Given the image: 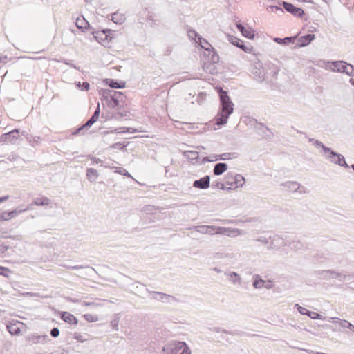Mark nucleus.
Returning a JSON list of instances; mask_svg holds the SVG:
<instances>
[{"label": "nucleus", "instance_id": "23", "mask_svg": "<svg viewBox=\"0 0 354 354\" xmlns=\"http://www.w3.org/2000/svg\"><path fill=\"white\" fill-rule=\"evenodd\" d=\"M51 203V200L46 196L36 198L34 199L32 204L37 206H45Z\"/></svg>", "mask_w": 354, "mask_h": 354}, {"label": "nucleus", "instance_id": "59", "mask_svg": "<svg viewBox=\"0 0 354 354\" xmlns=\"http://www.w3.org/2000/svg\"><path fill=\"white\" fill-rule=\"evenodd\" d=\"M113 31L110 29L103 30H102V35L105 36V39H108L109 37H111V35L113 34Z\"/></svg>", "mask_w": 354, "mask_h": 354}, {"label": "nucleus", "instance_id": "54", "mask_svg": "<svg viewBox=\"0 0 354 354\" xmlns=\"http://www.w3.org/2000/svg\"><path fill=\"white\" fill-rule=\"evenodd\" d=\"M9 249V245L4 243L0 244V255H3Z\"/></svg>", "mask_w": 354, "mask_h": 354}, {"label": "nucleus", "instance_id": "31", "mask_svg": "<svg viewBox=\"0 0 354 354\" xmlns=\"http://www.w3.org/2000/svg\"><path fill=\"white\" fill-rule=\"evenodd\" d=\"M254 79L259 82H261L264 80V73L263 72L257 68H255V69L252 72Z\"/></svg>", "mask_w": 354, "mask_h": 354}, {"label": "nucleus", "instance_id": "18", "mask_svg": "<svg viewBox=\"0 0 354 354\" xmlns=\"http://www.w3.org/2000/svg\"><path fill=\"white\" fill-rule=\"evenodd\" d=\"M177 342L178 341L173 342L164 346L162 348V354H177L178 352V348L176 346Z\"/></svg>", "mask_w": 354, "mask_h": 354}, {"label": "nucleus", "instance_id": "43", "mask_svg": "<svg viewBox=\"0 0 354 354\" xmlns=\"http://www.w3.org/2000/svg\"><path fill=\"white\" fill-rule=\"evenodd\" d=\"M308 316L313 319H320V320L326 319L325 318H323L322 315H320L316 312H313V311H310V310L308 314Z\"/></svg>", "mask_w": 354, "mask_h": 354}, {"label": "nucleus", "instance_id": "53", "mask_svg": "<svg viewBox=\"0 0 354 354\" xmlns=\"http://www.w3.org/2000/svg\"><path fill=\"white\" fill-rule=\"evenodd\" d=\"M188 35L190 38L193 39L195 40L196 42H198L196 39L198 38V36H200L198 32L194 30H190L189 32H188Z\"/></svg>", "mask_w": 354, "mask_h": 354}, {"label": "nucleus", "instance_id": "19", "mask_svg": "<svg viewBox=\"0 0 354 354\" xmlns=\"http://www.w3.org/2000/svg\"><path fill=\"white\" fill-rule=\"evenodd\" d=\"M62 320L71 325H77L78 323L77 319L72 314L68 312H63L61 316Z\"/></svg>", "mask_w": 354, "mask_h": 354}, {"label": "nucleus", "instance_id": "2", "mask_svg": "<svg viewBox=\"0 0 354 354\" xmlns=\"http://www.w3.org/2000/svg\"><path fill=\"white\" fill-rule=\"evenodd\" d=\"M328 64L333 66V68L330 67V68L334 72L343 73L349 76H354V66L351 64L342 60L328 62Z\"/></svg>", "mask_w": 354, "mask_h": 354}, {"label": "nucleus", "instance_id": "42", "mask_svg": "<svg viewBox=\"0 0 354 354\" xmlns=\"http://www.w3.org/2000/svg\"><path fill=\"white\" fill-rule=\"evenodd\" d=\"M340 326L342 328H348L354 332V326L347 320H340Z\"/></svg>", "mask_w": 354, "mask_h": 354}, {"label": "nucleus", "instance_id": "55", "mask_svg": "<svg viewBox=\"0 0 354 354\" xmlns=\"http://www.w3.org/2000/svg\"><path fill=\"white\" fill-rule=\"evenodd\" d=\"M239 48H241V50H243L245 53H251V51L253 49V48L252 46H245L243 44V42H242V44H241V46H239Z\"/></svg>", "mask_w": 354, "mask_h": 354}, {"label": "nucleus", "instance_id": "6", "mask_svg": "<svg viewBox=\"0 0 354 354\" xmlns=\"http://www.w3.org/2000/svg\"><path fill=\"white\" fill-rule=\"evenodd\" d=\"M24 325V324L21 322L12 320L6 325V328L12 335H19Z\"/></svg>", "mask_w": 354, "mask_h": 354}, {"label": "nucleus", "instance_id": "35", "mask_svg": "<svg viewBox=\"0 0 354 354\" xmlns=\"http://www.w3.org/2000/svg\"><path fill=\"white\" fill-rule=\"evenodd\" d=\"M335 165H337L344 167V168H349V165L346 162L344 157L340 153H339V156H338V158L337 159Z\"/></svg>", "mask_w": 354, "mask_h": 354}, {"label": "nucleus", "instance_id": "15", "mask_svg": "<svg viewBox=\"0 0 354 354\" xmlns=\"http://www.w3.org/2000/svg\"><path fill=\"white\" fill-rule=\"evenodd\" d=\"M225 275L227 279L234 285L241 284V278L240 275L236 272H225Z\"/></svg>", "mask_w": 354, "mask_h": 354}, {"label": "nucleus", "instance_id": "37", "mask_svg": "<svg viewBox=\"0 0 354 354\" xmlns=\"http://www.w3.org/2000/svg\"><path fill=\"white\" fill-rule=\"evenodd\" d=\"M27 340L29 343L32 344H41V335H30L27 338Z\"/></svg>", "mask_w": 354, "mask_h": 354}, {"label": "nucleus", "instance_id": "45", "mask_svg": "<svg viewBox=\"0 0 354 354\" xmlns=\"http://www.w3.org/2000/svg\"><path fill=\"white\" fill-rule=\"evenodd\" d=\"M127 145L124 144V142H118L114 144H113L111 147L115 149H119L121 150L124 149L125 147H127Z\"/></svg>", "mask_w": 354, "mask_h": 354}, {"label": "nucleus", "instance_id": "51", "mask_svg": "<svg viewBox=\"0 0 354 354\" xmlns=\"http://www.w3.org/2000/svg\"><path fill=\"white\" fill-rule=\"evenodd\" d=\"M100 112V104L98 103L96 109L95 110L94 113H93V115L91 118L96 122L97 120V119L99 118Z\"/></svg>", "mask_w": 354, "mask_h": 354}, {"label": "nucleus", "instance_id": "11", "mask_svg": "<svg viewBox=\"0 0 354 354\" xmlns=\"http://www.w3.org/2000/svg\"><path fill=\"white\" fill-rule=\"evenodd\" d=\"M210 185V177L209 176H205L198 180H196L193 183V187L201 189H207Z\"/></svg>", "mask_w": 354, "mask_h": 354}, {"label": "nucleus", "instance_id": "41", "mask_svg": "<svg viewBox=\"0 0 354 354\" xmlns=\"http://www.w3.org/2000/svg\"><path fill=\"white\" fill-rule=\"evenodd\" d=\"M219 160V155H212L210 156L204 157L202 160V163L207 162H214Z\"/></svg>", "mask_w": 354, "mask_h": 354}, {"label": "nucleus", "instance_id": "13", "mask_svg": "<svg viewBox=\"0 0 354 354\" xmlns=\"http://www.w3.org/2000/svg\"><path fill=\"white\" fill-rule=\"evenodd\" d=\"M270 243L267 247L268 250H272L279 248L280 245L283 243V239L278 235H270Z\"/></svg>", "mask_w": 354, "mask_h": 354}, {"label": "nucleus", "instance_id": "64", "mask_svg": "<svg viewBox=\"0 0 354 354\" xmlns=\"http://www.w3.org/2000/svg\"><path fill=\"white\" fill-rule=\"evenodd\" d=\"M41 344H46L48 341H50V338L47 335H41Z\"/></svg>", "mask_w": 354, "mask_h": 354}, {"label": "nucleus", "instance_id": "26", "mask_svg": "<svg viewBox=\"0 0 354 354\" xmlns=\"http://www.w3.org/2000/svg\"><path fill=\"white\" fill-rule=\"evenodd\" d=\"M75 25L77 28L81 30L87 29L89 26L88 22L83 17L76 19Z\"/></svg>", "mask_w": 354, "mask_h": 354}, {"label": "nucleus", "instance_id": "61", "mask_svg": "<svg viewBox=\"0 0 354 354\" xmlns=\"http://www.w3.org/2000/svg\"><path fill=\"white\" fill-rule=\"evenodd\" d=\"M65 268H66V269L68 270H80V269H82V268H84L85 267L82 266V265H80V266H64Z\"/></svg>", "mask_w": 354, "mask_h": 354}, {"label": "nucleus", "instance_id": "60", "mask_svg": "<svg viewBox=\"0 0 354 354\" xmlns=\"http://www.w3.org/2000/svg\"><path fill=\"white\" fill-rule=\"evenodd\" d=\"M118 324L119 320L118 319H114L111 322V326L116 330H118Z\"/></svg>", "mask_w": 354, "mask_h": 354}, {"label": "nucleus", "instance_id": "25", "mask_svg": "<svg viewBox=\"0 0 354 354\" xmlns=\"http://www.w3.org/2000/svg\"><path fill=\"white\" fill-rule=\"evenodd\" d=\"M208 61L212 64H216L219 62V56L214 50V48L210 49V50H208Z\"/></svg>", "mask_w": 354, "mask_h": 354}, {"label": "nucleus", "instance_id": "63", "mask_svg": "<svg viewBox=\"0 0 354 354\" xmlns=\"http://www.w3.org/2000/svg\"><path fill=\"white\" fill-rule=\"evenodd\" d=\"M82 88H80V90L82 91H88L90 88V84L86 82H84L82 83Z\"/></svg>", "mask_w": 354, "mask_h": 354}, {"label": "nucleus", "instance_id": "24", "mask_svg": "<svg viewBox=\"0 0 354 354\" xmlns=\"http://www.w3.org/2000/svg\"><path fill=\"white\" fill-rule=\"evenodd\" d=\"M253 279V287L257 289H260L263 288L266 283V281L262 279L259 274L254 275Z\"/></svg>", "mask_w": 354, "mask_h": 354}, {"label": "nucleus", "instance_id": "56", "mask_svg": "<svg viewBox=\"0 0 354 354\" xmlns=\"http://www.w3.org/2000/svg\"><path fill=\"white\" fill-rule=\"evenodd\" d=\"M59 335V330L58 329V328H53L51 329L50 330V335L53 337H57Z\"/></svg>", "mask_w": 354, "mask_h": 354}, {"label": "nucleus", "instance_id": "58", "mask_svg": "<svg viewBox=\"0 0 354 354\" xmlns=\"http://www.w3.org/2000/svg\"><path fill=\"white\" fill-rule=\"evenodd\" d=\"M259 125L260 126L259 129L262 130L265 136L268 137L270 136V135L267 134V132H270V129L263 124H259Z\"/></svg>", "mask_w": 354, "mask_h": 354}, {"label": "nucleus", "instance_id": "57", "mask_svg": "<svg viewBox=\"0 0 354 354\" xmlns=\"http://www.w3.org/2000/svg\"><path fill=\"white\" fill-rule=\"evenodd\" d=\"M90 128L88 126H86V124H84L83 125H82L81 127H80L79 128H77L73 133V135H77L81 131L85 129H88Z\"/></svg>", "mask_w": 354, "mask_h": 354}, {"label": "nucleus", "instance_id": "49", "mask_svg": "<svg viewBox=\"0 0 354 354\" xmlns=\"http://www.w3.org/2000/svg\"><path fill=\"white\" fill-rule=\"evenodd\" d=\"M212 188H219L222 190L227 189V188L225 187L224 183L220 182H214L212 185Z\"/></svg>", "mask_w": 354, "mask_h": 354}, {"label": "nucleus", "instance_id": "29", "mask_svg": "<svg viewBox=\"0 0 354 354\" xmlns=\"http://www.w3.org/2000/svg\"><path fill=\"white\" fill-rule=\"evenodd\" d=\"M199 45L202 48L205 49L206 51L210 50V49L213 48L212 45L205 39L198 36V40L197 41Z\"/></svg>", "mask_w": 354, "mask_h": 354}, {"label": "nucleus", "instance_id": "7", "mask_svg": "<svg viewBox=\"0 0 354 354\" xmlns=\"http://www.w3.org/2000/svg\"><path fill=\"white\" fill-rule=\"evenodd\" d=\"M281 4L288 12L291 13L295 17H301L304 15V11L301 8L295 7L290 3L282 1Z\"/></svg>", "mask_w": 354, "mask_h": 354}, {"label": "nucleus", "instance_id": "30", "mask_svg": "<svg viewBox=\"0 0 354 354\" xmlns=\"http://www.w3.org/2000/svg\"><path fill=\"white\" fill-rule=\"evenodd\" d=\"M270 235L262 234V235H260L258 237H257L254 239V241L260 242L262 244H263V245H266L268 247V245L270 243Z\"/></svg>", "mask_w": 354, "mask_h": 354}, {"label": "nucleus", "instance_id": "52", "mask_svg": "<svg viewBox=\"0 0 354 354\" xmlns=\"http://www.w3.org/2000/svg\"><path fill=\"white\" fill-rule=\"evenodd\" d=\"M295 307L301 315H308L309 310L307 308L300 306L299 304H295Z\"/></svg>", "mask_w": 354, "mask_h": 354}, {"label": "nucleus", "instance_id": "4", "mask_svg": "<svg viewBox=\"0 0 354 354\" xmlns=\"http://www.w3.org/2000/svg\"><path fill=\"white\" fill-rule=\"evenodd\" d=\"M147 291L150 294V299H155L167 304H171L174 301H178V299L173 295L160 292L150 291L148 289H147Z\"/></svg>", "mask_w": 354, "mask_h": 354}, {"label": "nucleus", "instance_id": "39", "mask_svg": "<svg viewBox=\"0 0 354 354\" xmlns=\"http://www.w3.org/2000/svg\"><path fill=\"white\" fill-rule=\"evenodd\" d=\"M29 209V207H27L24 209H20L19 207L17 208V209H15L12 211H10V214L11 216V218H15L17 216H18L19 214L27 211Z\"/></svg>", "mask_w": 354, "mask_h": 354}, {"label": "nucleus", "instance_id": "9", "mask_svg": "<svg viewBox=\"0 0 354 354\" xmlns=\"http://www.w3.org/2000/svg\"><path fill=\"white\" fill-rule=\"evenodd\" d=\"M217 228L218 227L214 225H198L192 227V229L196 230L197 232L210 235L216 234L215 231H216Z\"/></svg>", "mask_w": 354, "mask_h": 354}, {"label": "nucleus", "instance_id": "1", "mask_svg": "<svg viewBox=\"0 0 354 354\" xmlns=\"http://www.w3.org/2000/svg\"><path fill=\"white\" fill-rule=\"evenodd\" d=\"M221 102V112L216 118V124L221 126L227 123V118L233 113L234 104L227 95V93L223 89L219 91Z\"/></svg>", "mask_w": 354, "mask_h": 354}, {"label": "nucleus", "instance_id": "32", "mask_svg": "<svg viewBox=\"0 0 354 354\" xmlns=\"http://www.w3.org/2000/svg\"><path fill=\"white\" fill-rule=\"evenodd\" d=\"M295 39V37H286L283 39L276 37L274 41L279 44H286L288 43L293 42Z\"/></svg>", "mask_w": 354, "mask_h": 354}, {"label": "nucleus", "instance_id": "14", "mask_svg": "<svg viewBox=\"0 0 354 354\" xmlns=\"http://www.w3.org/2000/svg\"><path fill=\"white\" fill-rule=\"evenodd\" d=\"M19 131L17 129L12 130L8 133L2 134L0 136V142H10L17 138Z\"/></svg>", "mask_w": 354, "mask_h": 354}, {"label": "nucleus", "instance_id": "48", "mask_svg": "<svg viewBox=\"0 0 354 354\" xmlns=\"http://www.w3.org/2000/svg\"><path fill=\"white\" fill-rule=\"evenodd\" d=\"M84 318L89 322H94L97 321V317L93 315L92 314H85L84 315Z\"/></svg>", "mask_w": 354, "mask_h": 354}, {"label": "nucleus", "instance_id": "8", "mask_svg": "<svg viewBox=\"0 0 354 354\" xmlns=\"http://www.w3.org/2000/svg\"><path fill=\"white\" fill-rule=\"evenodd\" d=\"M215 233L216 234H225L230 237H236L241 234V231L237 228L218 227Z\"/></svg>", "mask_w": 354, "mask_h": 354}, {"label": "nucleus", "instance_id": "21", "mask_svg": "<svg viewBox=\"0 0 354 354\" xmlns=\"http://www.w3.org/2000/svg\"><path fill=\"white\" fill-rule=\"evenodd\" d=\"M106 84L112 88H122L125 86L124 82H118L113 79H106Z\"/></svg>", "mask_w": 354, "mask_h": 354}, {"label": "nucleus", "instance_id": "46", "mask_svg": "<svg viewBox=\"0 0 354 354\" xmlns=\"http://www.w3.org/2000/svg\"><path fill=\"white\" fill-rule=\"evenodd\" d=\"M112 101L111 106L112 108L117 109L118 110H120L121 109L122 105L120 104V101L117 100V98H111Z\"/></svg>", "mask_w": 354, "mask_h": 354}, {"label": "nucleus", "instance_id": "47", "mask_svg": "<svg viewBox=\"0 0 354 354\" xmlns=\"http://www.w3.org/2000/svg\"><path fill=\"white\" fill-rule=\"evenodd\" d=\"M268 10L270 12H277L278 11L280 12L281 13H283L284 12L283 8H281L280 7H278L277 6H269L268 7Z\"/></svg>", "mask_w": 354, "mask_h": 354}, {"label": "nucleus", "instance_id": "5", "mask_svg": "<svg viewBox=\"0 0 354 354\" xmlns=\"http://www.w3.org/2000/svg\"><path fill=\"white\" fill-rule=\"evenodd\" d=\"M281 186L286 188V189L291 192H298L300 194L306 192V188L301 186V185L296 181H288L281 184Z\"/></svg>", "mask_w": 354, "mask_h": 354}, {"label": "nucleus", "instance_id": "34", "mask_svg": "<svg viewBox=\"0 0 354 354\" xmlns=\"http://www.w3.org/2000/svg\"><path fill=\"white\" fill-rule=\"evenodd\" d=\"M228 41L233 44L234 46L239 48L241 46V44H242L243 41L234 36L232 35H228L227 36Z\"/></svg>", "mask_w": 354, "mask_h": 354}, {"label": "nucleus", "instance_id": "27", "mask_svg": "<svg viewBox=\"0 0 354 354\" xmlns=\"http://www.w3.org/2000/svg\"><path fill=\"white\" fill-rule=\"evenodd\" d=\"M111 20L117 24H122L125 21V17L123 14L115 12L111 15Z\"/></svg>", "mask_w": 354, "mask_h": 354}, {"label": "nucleus", "instance_id": "20", "mask_svg": "<svg viewBox=\"0 0 354 354\" xmlns=\"http://www.w3.org/2000/svg\"><path fill=\"white\" fill-rule=\"evenodd\" d=\"M228 167L226 163L219 162L214 165L213 173L216 176H220L227 171Z\"/></svg>", "mask_w": 354, "mask_h": 354}, {"label": "nucleus", "instance_id": "28", "mask_svg": "<svg viewBox=\"0 0 354 354\" xmlns=\"http://www.w3.org/2000/svg\"><path fill=\"white\" fill-rule=\"evenodd\" d=\"M176 346L179 350H182V352L180 354H191V351L189 348L184 342H177Z\"/></svg>", "mask_w": 354, "mask_h": 354}, {"label": "nucleus", "instance_id": "17", "mask_svg": "<svg viewBox=\"0 0 354 354\" xmlns=\"http://www.w3.org/2000/svg\"><path fill=\"white\" fill-rule=\"evenodd\" d=\"M322 276L325 279L341 278L342 281H344L346 277V275H343L341 273L337 272L334 270L322 271Z\"/></svg>", "mask_w": 354, "mask_h": 354}, {"label": "nucleus", "instance_id": "62", "mask_svg": "<svg viewBox=\"0 0 354 354\" xmlns=\"http://www.w3.org/2000/svg\"><path fill=\"white\" fill-rule=\"evenodd\" d=\"M231 153H223L221 155H219V160H228L231 158Z\"/></svg>", "mask_w": 354, "mask_h": 354}, {"label": "nucleus", "instance_id": "3", "mask_svg": "<svg viewBox=\"0 0 354 354\" xmlns=\"http://www.w3.org/2000/svg\"><path fill=\"white\" fill-rule=\"evenodd\" d=\"M225 183L230 186V187H228V189L238 188L244 185L245 178L241 174L229 172L225 176Z\"/></svg>", "mask_w": 354, "mask_h": 354}, {"label": "nucleus", "instance_id": "33", "mask_svg": "<svg viewBox=\"0 0 354 354\" xmlns=\"http://www.w3.org/2000/svg\"><path fill=\"white\" fill-rule=\"evenodd\" d=\"M185 156L191 160H195L198 158V153L194 151H187L184 152Z\"/></svg>", "mask_w": 354, "mask_h": 354}, {"label": "nucleus", "instance_id": "50", "mask_svg": "<svg viewBox=\"0 0 354 354\" xmlns=\"http://www.w3.org/2000/svg\"><path fill=\"white\" fill-rule=\"evenodd\" d=\"M0 214H1V217H2L1 221H8L12 218L9 211H4L3 212H0Z\"/></svg>", "mask_w": 354, "mask_h": 354}, {"label": "nucleus", "instance_id": "16", "mask_svg": "<svg viewBox=\"0 0 354 354\" xmlns=\"http://www.w3.org/2000/svg\"><path fill=\"white\" fill-rule=\"evenodd\" d=\"M315 38L313 34H307L304 36L300 37L298 39L297 46L300 47H304L308 45Z\"/></svg>", "mask_w": 354, "mask_h": 354}, {"label": "nucleus", "instance_id": "38", "mask_svg": "<svg viewBox=\"0 0 354 354\" xmlns=\"http://www.w3.org/2000/svg\"><path fill=\"white\" fill-rule=\"evenodd\" d=\"M111 98H117V100L123 102L124 101V99L126 98V97L124 95V93L120 91H113V93H112V95H111Z\"/></svg>", "mask_w": 354, "mask_h": 354}, {"label": "nucleus", "instance_id": "12", "mask_svg": "<svg viewBox=\"0 0 354 354\" xmlns=\"http://www.w3.org/2000/svg\"><path fill=\"white\" fill-rule=\"evenodd\" d=\"M236 26L244 37L250 39H254L255 32L252 28H245L239 21L236 23Z\"/></svg>", "mask_w": 354, "mask_h": 354}, {"label": "nucleus", "instance_id": "10", "mask_svg": "<svg viewBox=\"0 0 354 354\" xmlns=\"http://www.w3.org/2000/svg\"><path fill=\"white\" fill-rule=\"evenodd\" d=\"M322 156L324 158L328 160L330 162L335 164L338 156H339V153L334 151L330 147H325L324 151L322 152Z\"/></svg>", "mask_w": 354, "mask_h": 354}, {"label": "nucleus", "instance_id": "40", "mask_svg": "<svg viewBox=\"0 0 354 354\" xmlns=\"http://www.w3.org/2000/svg\"><path fill=\"white\" fill-rule=\"evenodd\" d=\"M308 142H312V144L315 145L316 147H321L322 149V152L324 151V148L327 147L322 142L317 140H315L314 138H309Z\"/></svg>", "mask_w": 354, "mask_h": 354}, {"label": "nucleus", "instance_id": "44", "mask_svg": "<svg viewBox=\"0 0 354 354\" xmlns=\"http://www.w3.org/2000/svg\"><path fill=\"white\" fill-rule=\"evenodd\" d=\"M10 273L11 271L8 268L0 266V275L9 277Z\"/></svg>", "mask_w": 354, "mask_h": 354}, {"label": "nucleus", "instance_id": "36", "mask_svg": "<svg viewBox=\"0 0 354 354\" xmlns=\"http://www.w3.org/2000/svg\"><path fill=\"white\" fill-rule=\"evenodd\" d=\"M335 165H337L344 167V168H349V165L346 162L344 157L340 153H339V156H338V158L337 159Z\"/></svg>", "mask_w": 354, "mask_h": 354}, {"label": "nucleus", "instance_id": "22", "mask_svg": "<svg viewBox=\"0 0 354 354\" xmlns=\"http://www.w3.org/2000/svg\"><path fill=\"white\" fill-rule=\"evenodd\" d=\"M98 172L96 169L93 168H88L86 170V178L91 183L95 182L97 178H98Z\"/></svg>", "mask_w": 354, "mask_h": 354}]
</instances>
